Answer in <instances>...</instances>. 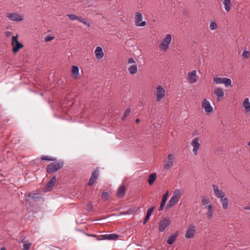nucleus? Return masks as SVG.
<instances>
[{
	"label": "nucleus",
	"mask_w": 250,
	"mask_h": 250,
	"mask_svg": "<svg viewBox=\"0 0 250 250\" xmlns=\"http://www.w3.org/2000/svg\"><path fill=\"white\" fill-rule=\"evenodd\" d=\"M79 21L80 22H82L84 25H86L88 27L90 26V24L87 21V20L82 18V17H80V19H79Z\"/></svg>",
	"instance_id": "nucleus-35"
},
{
	"label": "nucleus",
	"mask_w": 250,
	"mask_h": 250,
	"mask_svg": "<svg viewBox=\"0 0 250 250\" xmlns=\"http://www.w3.org/2000/svg\"><path fill=\"white\" fill-rule=\"evenodd\" d=\"M244 209L246 210H250V207H244Z\"/></svg>",
	"instance_id": "nucleus-47"
},
{
	"label": "nucleus",
	"mask_w": 250,
	"mask_h": 250,
	"mask_svg": "<svg viewBox=\"0 0 250 250\" xmlns=\"http://www.w3.org/2000/svg\"><path fill=\"white\" fill-rule=\"evenodd\" d=\"M29 197H31V199L33 200H38L40 199V197L38 196V195L36 193L30 194Z\"/></svg>",
	"instance_id": "nucleus-40"
},
{
	"label": "nucleus",
	"mask_w": 250,
	"mask_h": 250,
	"mask_svg": "<svg viewBox=\"0 0 250 250\" xmlns=\"http://www.w3.org/2000/svg\"><path fill=\"white\" fill-rule=\"evenodd\" d=\"M217 24L215 21H212L210 23L209 28L211 30H213L217 28Z\"/></svg>",
	"instance_id": "nucleus-37"
},
{
	"label": "nucleus",
	"mask_w": 250,
	"mask_h": 250,
	"mask_svg": "<svg viewBox=\"0 0 250 250\" xmlns=\"http://www.w3.org/2000/svg\"><path fill=\"white\" fill-rule=\"evenodd\" d=\"M172 37L170 34H167L165 38H164L160 44L159 48L162 51L166 52L169 47V45L171 42Z\"/></svg>",
	"instance_id": "nucleus-3"
},
{
	"label": "nucleus",
	"mask_w": 250,
	"mask_h": 250,
	"mask_svg": "<svg viewBox=\"0 0 250 250\" xmlns=\"http://www.w3.org/2000/svg\"><path fill=\"white\" fill-rule=\"evenodd\" d=\"M175 157L172 154L168 155L167 158L165 161V164L163 167V170H169L173 166V163Z\"/></svg>",
	"instance_id": "nucleus-4"
},
{
	"label": "nucleus",
	"mask_w": 250,
	"mask_h": 250,
	"mask_svg": "<svg viewBox=\"0 0 250 250\" xmlns=\"http://www.w3.org/2000/svg\"><path fill=\"white\" fill-rule=\"evenodd\" d=\"M99 177L98 170L95 169L92 173L89 180L88 185L89 186L93 185L96 182Z\"/></svg>",
	"instance_id": "nucleus-15"
},
{
	"label": "nucleus",
	"mask_w": 250,
	"mask_h": 250,
	"mask_svg": "<svg viewBox=\"0 0 250 250\" xmlns=\"http://www.w3.org/2000/svg\"><path fill=\"white\" fill-rule=\"evenodd\" d=\"M242 56L245 59H248L250 57V52L244 49L242 53Z\"/></svg>",
	"instance_id": "nucleus-36"
},
{
	"label": "nucleus",
	"mask_w": 250,
	"mask_h": 250,
	"mask_svg": "<svg viewBox=\"0 0 250 250\" xmlns=\"http://www.w3.org/2000/svg\"><path fill=\"white\" fill-rule=\"evenodd\" d=\"M213 80L216 84L224 83L226 87H228L229 86H232L231 81L230 79L215 77L213 78Z\"/></svg>",
	"instance_id": "nucleus-6"
},
{
	"label": "nucleus",
	"mask_w": 250,
	"mask_h": 250,
	"mask_svg": "<svg viewBox=\"0 0 250 250\" xmlns=\"http://www.w3.org/2000/svg\"><path fill=\"white\" fill-rule=\"evenodd\" d=\"M94 53L96 56V58L98 60H101L104 57V54L103 51V49L100 46H98L96 48V49L94 51Z\"/></svg>",
	"instance_id": "nucleus-18"
},
{
	"label": "nucleus",
	"mask_w": 250,
	"mask_h": 250,
	"mask_svg": "<svg viewBox=\"0 0 250 250\" xmlns=\"http://www.w3.org/2000/svg\"><path fill=\"white\" fill-rule=\"evenodd\" d=\"M63 162L62 161H55L54 163L50 164L46 168L48 173H52L61 168L63 166Z\"/></svg>",
	"instance_id": "nucleus-2"
},
{
	"label": "nucleus",
	"mask_w": 250,
	"mask_h": 250,
	"mask_svg": "<svg viewBox=\"0 0 250 250\" xmlns=\"http://www.w3.org/2000/svg\"><path fill=\"white\" fill-rule=\"evenodd\" d=\"M110 197V195L107 192H103L101 194V198L104 201L107 200Z\"/></svg>",
	"instance_id": "nucleus-34"
},
{
	"label": "nucleus",
	"mask_w": 250,
	"mask_h": 250,
	"mask_svg": "<svg viewBox=\"0 0 250 250\" xmlns=\"http://www.w3.org/2000/svg\"><path fill=\"white\" fill-rule=\"evenodd\" d=\"M130 113V109H127L125 111L124 115L122 117V120H124Z\"/></svg>",
	"instance_id": "nucleus-41"
},
{
	"label": "nucleus",
	"mask_w": 250,
	"mask_h": 250,
	"mask_svg": "<svg viewBox=\"0 0 250 250\" xmlns=\"http://www.w3.org/2000/svg\"><path fill=\"white\" fill-rule=\"evenodd\" d=\"M170 220L168 219L165 218L160 221L159 226V230L161 232L164 231L165 229L170 225Z\"/></svg>",
	"instance_id": "nucleus-12"
},
{
	"label": "nucleus",
	"mask_w": 250,
	"mask_h": 250,
	"mask_svg": "<svg viewBox=\"0 0 250 250\" xmlns=\"http://www.w3.org/2000/svg\"><path fill=\"white\" fill-rule=\"evenodd\" d=\"M178 236L177 233H173L168 237L167 240V243L169 245H172L173 242L176 240Z\"/></svg>",
	"instance_id": "nucleus-26"
},
{
	"label": "nucleus",
	"mask_w": 250,
	"mask_h": 250,
	"mask_svg": "<svg viewBox=\"0 0 250 250\" xmlns=\"http://www.w3.org/2000/svg\"><path fill=\"white\" fill-rule=\"evenodd\" d=\"M84 234H85L87 236H92V237H95L96 235H94V234H89L87 233H84Z\"/></svg>",
	"instance_id": "nucleus-46"
},
{
	"label": "nucleus",
	"mask_w": 250,
	"mask_h": 250,
	"mask_svg": "<svg viewBox=\"0 0 250 250\" xmlns=\"http://www.w3.org/2000/svg\"><path fill=\"white\" fill-rule=\"evenodd\" d=\"M103 237L107 240H115L117 239L119 236L116 234H105L103 235Z\"/></svg>",
	"instance_id": "nucleus-28"
},
{
	"label": "nucleus",
	"mask_w": 250,
	"mask_h": 250,
	"mask_svg": "<svg viewBox=\"0 0 250 250\" xmlns=\"http://www.w3.org/2000/svg\"><path fill=\"white\" fill-rule=\"evenodd\" d=\"M6 17L13 21H21L23 20V16L17 13H7Z\"/></svg>",
	"instance_id": "nucleus-7"
},
{
	"label": "nucleus",
	"mask_w": 250,
	"mask_h": 250,
	"mask_svg": "<svg viewBox=\"0 0 250 250\" xmlns=\"http://www.w3.org/2000/svg\"><path fill=\"white\" fill-rule=\"evenodd\" d=\"M18 35L13 36L12 37V45L13 46V51L16 53L19 50L23 47V45L18 40Z\"/></svg>",
	"instance_id": "nucleus-5"
},
{
	"label": "nucleus",
	"mask_w": 250,
	"mask_h": 250,
	"mask_svg": "<svg viewBox=\"0 0 250 250\" xmlns=\"http://www.w3.org/2000/svg\"><path fill=\"white\" fill-rule=\"evenodd\" d=\"M248 145H249V146H250V141L249 142V143H248Z\"/></svg>",
	"instance_id": "nucleus-50"
},
{
	"label": "nucleus",
	"mask_w": 250,
	"mask_h": 250,
	"mask_svg": "<svg viewBox=\"0 0 250 250\" xmlns=\"http://www.w3.org/2000/svg\"><path fill=\"white\" fill-rule=\"evenodd\" d=\"M8 35H10L11 34V32H8Z\"/></svg>",
	"instance_id": "nucleus-52"
},
{
	"label": "nucleus",
	"mask_w": 250,
	"mask_h": 250,
	"mask_svg": "<svg viewBox=\"0 0 250 250\" xmlns=\"http://www.w3.org/2000/svg\"><path fill=\"white\" fill-rule=\"evenodd\" d=\"M93 209V206L92 205V203L91 202H90L88 203V204L87 206L86 210L91 211Z\"/></svg>",
	"instance_id": "nucleus-42"
},
{
	"label": "nucleus",
	"mask_w": 250,
	"mask_h": 250,
	"mask_svg": "<svg viewBox=\"0 0 250 250\" xmlns=\"http://www.w3.org/2000/svg\"><path fill=\"white\" fill-rule=\"evenodd\" d=\"M128 70L130 74H135L138 71L137 65L136 64H134L130 66L128 68Z\"/></svg>",
	"instance_id": "nucleus-29"
},
{
	"label": "nucleus",
	"mask_w": 250,
	"mask_h": 250,
	"mask_svg": "<svg viewBox=\"0 0 250 250\" xmlns=\"http://www.w3.org/2000/svg\"><path fill=\"white\" fill-rule=\"evenodd\" d=\"M135 24L137 26L143 27L145 26L146 22V21H142L143 16L141 13L137 12L135 15Z\"/></svg>",
	"instance_id": "nucleus-8"
},
{
	"label": "nucleus",
	"mask_w": 250,
	"mask_h": 250,
	"mask_svg": "<svg viewBox=\"0 0 250 250\" xmlns=\"http://www.w3.org/2000/svg\"><path fill=\"white\" fill-rule=\"evenodd\" d=\"M214 94L217 97V101H219L220 99L223 98L225 93L224 89L221 87H217L214 90Z\"/></svg>",
	"instance_id": "nucleus-17"
},
{
	"label": "nucleus",
	"mask_w": 250,
	"mask_h": 250,
	"mask_svg": "<svg viewBox=\"0 0 250 250\" xmlns=\"http://www.w3.org/2000/svg\"><path fill=\"white\" fill-rule=\"evenodd\" d=\"M213 212L214 209L208 210V211L207 212V216L208 219H212Z\"/></svg>",
	"instance_id": "nucleus-38"
},
{
	"label": "nucleus",
	"mask_w": 250,
	"mask_h": 250,
	"mask_svg": "<svg viewBox=\"0 0 250 250\" xmlns=\"http://www.w3.org/2000/svg\"><path fill=\"white\" fill-rule=\"evenodd\" d=\"M198 79V77L196 75V70H194L189 72L188 75V80L190 83H196Z\"/></svg>",
	"instance_id": "nucleus-10"
},
{
	"label": "nucleus",
	"mask_w": 250,
	"mask_h": 250,
	"mask_svg": "<svg viewBox=\"0 0 250 250\" xmlns=\"http://www.w3.org/2000/svg\"><path fill=\"white\" fill-rule=\"evenodd\" d=\"M205 208H207L208 210L213 209L212 205H209L207 206V207H206Z\"/></svg>",
	"instance_id": "nucleus-45"
},
{
	"label": "nucleus",
	"mask_w": 250,
	"mask_h": 250,
	"mask_svg": "<svg viewBox=\"0 0 250 250\" xmlns=\"http://www.w3.org/2000/svg\"><path fill=\"white\" fill-rule=\"evenodd\" d=\"M54 39V36L47 37L44 39V41L46 42H48L53 40Z\"/></svg>",
	"instance_id": "nucleus-43"
},
{
	"label": "nucleus",
	"mask_w": 250,
	"mask_h": 250,
	"mask_svg": "<svg viewBox=\"0 0 250 250\" xmlns=\"http://www.w3.org/2000/svg\"><path fill=\"white\" fill-rule=\"evenodd\" d=\"M202 107L204 109L206 112L208 113H211L213 111V107L211 105L209 101H208L207 99H205L202 104Z\"/></svg>",
	"instance_id": "nucleus-11"
},
{
	"label": "nucleus",
	"mask_w": 250,
	"mask_h": 250,
	"mask_svg": "<svg viewBox=\"0 0 250 250\" xmlns=\"http://www.w3.org/2000/svg\"><path fill=\"white\" fill-rule=\"evenodd\" d=\"M0 250H6L5 247H2L1 248Z\"/></svg>",
	"instance_id": "nucleus-48"
},
{
	"label": "nucleus",
	"mask_w": 250,
	"mask_h": 250,
	"mask_svg": "<svg viewBox=\"0 0 250 250\" xmlns=\"http://www.w3.org/2000/svg\"><path fill=\"white\" fill-rule=\"evenodd\" d=\"M196 228L195 226H189L186 231L185 237L187 238H192L196 232Z\"/></svg>",
	"instance_id": "nucleus-13"
},
{
	"label": "nucleus",
	"mask_w": 250,
	"mask_h": 250,
	"mask_svg": "<svg viewBox=\"0 0 250 250\" xmlns=\"http://www.w3.org/2000/svg\"><path fill=\"white\" fill-rule=\"evenodd\" d=\"M56 182V178L55 176H53L51 179L47 183L45 188H48L51 189L54 186Z\"/></svg>",
	"instance_id": "nucleus-24"
},
{
	"label": "nucleus",
	"mask_w": 250,
	"mask_h": 250,
	"mask_svg": "<svg viewBox=\"0 0 250 250\" xmlns=\"http://www.w3.org/2000/svg\"><path fill=\"white\" fill-rule=\"evenodd\" d=\"M139 122H140V119H137L136 120V123H139Z\"/></svg>",
	"instance_id": "nucleus-49"
},
{
	"label": "nucleus",
	"mask_w": 250,
	"mask_h": 250,
	"mask_svg": "<svg viewBox=\"0 0 250 250\" xmlns=\"http://www.w3.org/2000/svg\"><path fill=\"white\" fill-rule=\"evenodd\" d=\"M191 146H193V152L195 155H197L199 149L200 145L199 142L198 138H194L191 142Z\"/></svg>",
	"instance_id": "nucleus-16"
},
{
	"label": "nucleus",
	"mask_w": 250,
	"mask_h": 250,
	"mask_svg": "<svg viewBox=\"0 0 250 250\" xmlns=\"http://www.w3.org/2000/svg\"><path fill=\"white\" fill-rule=\"evenodd\" d=\"M209 203V200L208 198L203 197L202 198V203L203 205H206Z\"/></svg>",
	"instance_id": "nucleus-39"
},
{
	"label": "nucleus",
	"mask_w": 250,
	"mask_h": 250,
	"mask_svg": "<svg viewBox=\"0 0 250 250\" xmlns=\"http://www.w3.org/2000/svg\"><path fill=\"white\" fill-rule=\"evenodd\" d=\"M71 75L72 77L75 79H78L79 77V68L77 66H72Z\"/></svg>",
	"instance_id": "nucleus-19"
},
{
	"label": "nucleus",
	"mask_w": 250,
	"mask_h": 250,
	"mask_svg": "<svg viewBox=\"0 0 250 250\" xmlns=\"http://www.w3.org/2000/svg\"><path fill=\"white\" fill-rule=\"evenodd\" d=\"M223 4L225 6V10L227 12H229L230 10V6H231L230 0H224L223 1Z\"/></svg>",
	"instance_id": "nucleus-30"
},
{
	"label": "nucleus",
	"mask_w": 250,
	"mask_h": 250,
	"mask_svg": "<svg viewBox=\"0 0 250 250\" xmlns=\"http://www.w3.org/2000/svg\"><path fill=\"white\" fill-rule=\"evenodd\" d=\"M220 202L222 205V208L224 209L228 208L229 206V200L227 197H222L220 198Z\"/></svg>",
	"instance_id": "nucleus-25"
},
{
	"label": "nucleus",
	"mask_w": 250,
	"mask_h": 250,
	"mask_svg": "<svg viewBox=\"0 0 250 250\" xmlns=\"http://www.w3.org/2000/svg\"><path fill=\"white\" fill-rule=\"evenodd\" d=\"M8 35H10L11 34V32H8Z\"/></svg>",
	"instance_id": "nucleus-51"
},
{
	"label": "nucleus",
	"mask_w": 250,
	"mask_h": 250,
	"mask_svg": "<svg viewBox=\"0 0 250 250\" xmlns=\"http://www.w3.org/2000/svg\"><path fill=\"white\" fill-rule=\"evenodd\" d=\"M125 188L124 185L121 186L117 190V195L119 198H122L124 196Z\"/></svg>",
	"instance_id": "nucleus-21"
},
{
	"label": "nucleus",
	"mask_w": 250,
	"mask_h": 250,
	"mask_svg": "<svg viewBox=\"0 0 250 250\" xmlns=\"http://www.w3.org/2000/svg\"><path fill=\"white\" fill-rule=\"evenodd\" d=\"M154 209V207H151L149 209H148L147 211L146 215L144 220L143 221V224L145 225L147 221L149 220L152 212L153 211Z\"/></svg>",
	"instance_id": "nucleus-22"
},
{
	"label": "nucleus",
	"mask_w": 250,
	"mask_h": 250,
	"mask_svg": "<svg viewBox=\"0 0 250 250\" xmlns=\"http://www.w3.org/2000/svg\"><path fill=\"white\" fill-rule=\"evenodd\" d=\"M166 91L161 86H158L157 88L155 95L157 97V101H160L165 96Z\"/></svg>",
	"instance_id": "nucleus-9"
},
{
	"label": "nucleus",
	"mask_w": 250,
	"mask_h": 250,
	"mask_svg": "<svg viewBox=\"0 0 250 250\" xmlns=\"http://www.w3.org/2000/svg\"><path fill=\"white\" fill-rule=\"evenodd\" d=\"M181 196V190L179 189L175 190L172 196L171 197L166 206V208L168 209L175 205L179 201V199Z\"/></svg>",
	"instance_id": "nucleus-1"
},
{
	"label": "nucleus",
	"mask_w": 250,
	"mask_h": 250,
	"mask_svg": "<svg viewBox=\"0 0 250 250\" xmlns=\"http://www.w3.org/2000/svg\"><path fill=\"white\" fill-rule=\"evenodd\" d=\"M168 195V191H167L166 192V193L162 196V201L161 202L160 206L159 207V210H161L163 209V208H164V206L165 205L167 199Z\"/></svg>",
	"instance_id": "nucleus-20"
},
{
	"label": "nucleus",
	"mask_w": 250,
	"mask_h": 250,
	"mask_svg": "<svg viewBox=\"0 0 250 250\" xmlns=\"http://www.w3.org/2000/svg\"><path fill=\"white\" fill-rule=\"evenodd\" d=\"M41 159L43 161H55L56 159L49 156H42Z\"/></svg>",
	"instance_id": "nucleus-32"
},
{
	"label": "nucleus",
	"mask_w": 250,
	"mask_h": 250,
	"mask_svg": "<svg viewBox=\"0 0 250 250\" xmlns=\"http://www.w3.org/2000/svg\"><path fill=\"white\" fill-rule=\"evenodd\" d=\"M212 188L214 191V195L218 198L224 197L225 193L221 190L219 189L218 186L216 185H213Z\"/></svg>",
	"instance_id": "nucleus-14"
},
{
	"label": "nucleus",
	"mask_w": 250,
	"mask_h": 250,
	"mask_svg": "<svg viewBox=\"0 0 250 250\" xmlns=\"http://www.w3.org/2000/svg\"><path fill=\"white\" fill-rule=\"evenodd\" d=\"M156 179V173H153L148 176V183L149 185H152Z\"/></svg>",
	"instance_id": "nucleus-27"
},
{
	"label": "nucleus",
	"mask_w": 250,
	"mask_h": 250,
	"mask_svg": "<svg viewBox=\"0 0 250 250\" xmlns=\"http://www.w3.org/2000/svg\"><path fill=\"white\" fill-rule=\"evenodd\" d=\"M66 16L68 17L71 21H75L78 20L79 21V19H80V16H77L75 14H67Z\"/></svg>",
	"instance_id": "nucleus-31"
},
{
	"label": "nucleus",
	"mask_w": 250,
	"mask_h": 250,
	"mask_svg": "<svg viewBox=\"0 0 250 250\" xmlns=\"http://www.w3.org/2000/svg\"><path fill=\"white\" fill-rule=\"evenodd\" d=\"M21 243H23V250H29L32 244L31 243H27L26 242L22 240L21 241Z\"/></svg>",
	"instance_id": "nucleus-33"
},
{
	"label": "nucleus",
	"mask_w": 250,
	"mask_h": 250,
	"mask_svg": "<svg viewBox=\"0 0 250 250\" xmlns=\"http://www.w3.org/2000/svg\"><path fill=\"white\" fill-rule=\"evenodd\" d=\"M243 106L245 108L246 112L248 113L250 112V103L249 98H245L243 102Z\"/></svg>",
	"instance_id": "nucleus-23"
},
{
	"label": "nucleus",
	"mask_w": 250,
	"mask_h": 250,
	"mask_svg": "<svg viewBox=\"0 0 250 250\" xmlns=\"http://www.w3.org/2000/svg\"><path fill=\"white\" fill-rule=\"evenodd\" d=\"M127 62L128 63H134L135 61L132 58H130L128 59Z\"/></svg>",
	"instance_id": "nucleus-44"
}]
</instances>
